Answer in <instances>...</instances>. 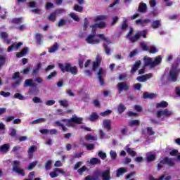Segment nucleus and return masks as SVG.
<instances>
[{
  "label": "nucleus",
  "instance_id": "obj_1",
  "mask_svg": "<svg viewBox=\"0 0 180 180\" xmlns=\"http://www.w3.org/2000/svg\"><path fill=\"white\" fill-rule=\"evenodd\" d=\"M58 67L61 71V72H68L72 75H77L78 74V67L76 65H72L70 63H66L64 64L58 63Z\"/></svg>",
  "mask_w": 180,
  "mask_h": 180
},
{
  "label": "nucleus",
  "instance_id": "obj_2",
  "mask_svg": "<svg viewBox=\"0 0 180 180\" xmlns=\"http://www.w3.org/2000/svg\"><path fill=\"white\" fill-rule=\"evenodd\" d=\"M82 117H78L77 115H72L70 119H65L63 122H66V126L68 127L74 126V124H82Z\"/></svg>",
  "mask_w": 180,
  "mask_h": 180
},
{
  "label": "nucleus",
  "instance_id": "obj_3",
  "mask_svg": "<svg viewBox=\"0 0 180 180\" xmlns=\"http://www.w3.org/2000/svg\"><path fill=\"white\" fill-rule=\"evenodd\" d=\"M178 67H179V63H176L175 65H173L169 72L170 79L171 81H172V82H176L178 79V75H179V71L176 70V68H178Z\"/></svg>",
  "mask_w": 180,
  "mask_h": 180
},
{
  "label": "nucleus",
  "instance_id": "obj_4",
  "mask_svg": "<svg viewBox=\"0 0 180 180\" xmlns=\"http://www.w3.org/2000/svg\"><path fill=\"white\" fill-rule=\"evenodd\" d=\"M13 165V171L14 172H16L19 175H21V176H25V169L18 168L19 165H20V162L19 160H14L12 163Z\"/></svg>",
  "mask_w": 180,
  "mask_h": 180
},
{
  "label": "nucleus",
  "instance_id": "obj_5",
  "mask_svg": "<svg viewBox=\"0 0 180 180\" xmlns=\"http://www.w3.org/2000/svg\"><path fill=\"white\" fill-rule=\"evenodd\" d=\"M95 175H99L103 178V180H110L112 178L110 177V169H108L103 172H101L99 170H96L94 172Z\"/></svg>",
  "mask_w": 180,
  "mask_h": 180
},
{
  "label": "nucleus",
  "instance_id": "obj_6",
  "mask_svg": "<svg viewBox=\"0 0 180 180\" xmlns=\"http://www.w3.org/2000/svg\"><path fill=\"white\" fill-rule=\"evenodd\" d=\"M12 79L15 81L14 83H12V86H19V85L22 84V77H20V73L19 72H15L13 74Z\"/></svg>",
  "mask_w": 180,
  "mask_h": 180
},
{
  "label": "nucleus",
  "instance_id": "obj_7",
  "mask_svg": "<svg viewBox=\"0 0 180 180\" xmlns=\"http://www.w3.org/2000/svg\"><path fill=\"white\" fill-rule=\"evenodd\" d=\"M117 89L118 90V94H122L123 91L126 92L130 91V86L126 82H120L117 84Z\"/></svg>",
  "mask_w": 180,
  "mask_h": 180
},
{
  "label": "nucleus",
  "instance_id": "obj_8",
  "mask_svg": "<svg viewBox=\"0 0 180 180\" xmlns=\"http://www.w3.org/2000/svg\"><path fill=\"white\" fill-rule=\"evenodd\" d=\"M162 165H168L169 167H175V162L172 160V158L169 157H165L162 160L160 161Z\"/></svg>",
  "mask_w": 180,
  "mask_h": 180
},
{
  "label": "nucleus",
  "instance_id": "obj_9",
  "mask_svg": "<svg viewBox=\"0 0 180 180\" xmlns=\"http://www.w3.org/2000/svg\"><path fill=\"white\" fill-rule=\"evenodd\" d=\"M157 117L160 119L161 116H166V117H169V116H172V111H169L168 109H165V110H158L156 113Z\"/></svg>",
  "mask_w": 180,
  "mask_h": 180
},
{
  "label": "nucleus",
  "instance_id": "obj_10",
  "mask_svg": "<svg viewBox=\"0 0 180 180\" xmlns=\"http://www.w3.org/2000/svg\"><path fill=\"white\" fill-rule=\"evenodd\" d=\"M86 41L89 44H99V43H101V40L99 39H95V34H89L86 37Z\"/></svg>",
  "mask_w": 180,
  "mask_h": 180
},
{
  "label": "nucleus",
  "instance_id": "obj_11",
  "mask_svg": "<svg viewBox=\"0 0 180 180\" xmlns=\"http://www.w3.org/2000/svg\"><path fill=\"white\" fill-rule=\"evenodd\" d=\"M101 63H102V57L98 55L96 58V61L93 62L92 70L93 71H96V67H101Z\"/></svg>",
  "mask_w": 180,
  "mask_h": 180
},
{
  "label": "nucleus",
  "instance_id": "obj_12",
  "mask_svg": "<svg viewBox=\"0 0 180 180\" xmlns=\"http://www.w3.org/2000/svg\"><path fill=\"white\" fill-rule=\"evenodd\" d=\"M155 158H157V154H153L151 153H146V160L147 162H153V161H155Z\"/></svg>",
  "mask_w": 180,
  "mask_h": 180
},
{
  "label": "nucleus",
  "instance_id": "obj_13",
  "mask_svg": "<svg viewBox=\"0 0 180 180\" xmlns=\"http://www.w3.org/2000/svg\"><path fill=\"white\" fill-rule=\"evenodd\" d=\"M35 151H37V147L34 145L31 146L30 148H28L27 153L29 160H32V158H33V154H34Z\"/></svg>",
  "mask_w": 180,
  "mask_h": 180
},
{
  "label": "nucleus",
  "instance_id": "obj_14",
  "mask_svg": "<svg viewBox=\"0 0 180 180\" xmlns=\"http://www.w3.org/2000/svg\"><path fill=\"white\" fill-rule=\"evenodd\" d=\"M98 79L102 86L105 85V80H103V69L100 68L98 72Z\"/></svg>",
  "mask_w": 180,
  "mask_h": 180
},
{
  "label": "nucleus",
  "instance_id": "obj_15",
  "mask_svg": "<svg viewBox=\"0 0 180 180\" xmlns=\"http://www.w3.org/2000/svg\"><path fill=\"white\" fill-rule=\"evenodd\" d=\"M103 124L104 129H106L108 131L112 130V121L110 120H104Z\"/></svg>",
  "mask_w": 180,
  "mask_h": 180
},
{
  "label": "nucleus",
  "instance_id": "obj_16",
  "mask_svg": "<svg viewBox=\"0 0 180 180\" xmlns=\"http://www.w3.org/2000/svg\"><path fill=\"white\" fill-rule=\"evenodd\" d=\"M138 12L140 13H146V12H147V4L144 2H141L138 7Z\"/></svg>",
  "mask_w": 180,
  "mask_h": 180
},
{
  "label": "nucleus",
  "instance_id": "obj_17",
  "mask_svg": "<svg viewBox=\"0 0 180 180\" xmlns=\"http://www.w3.org/2000/svg\"><path fill=\"white\" fill-rule=\"evenodd\" d=\"M22 44H23L22 42H19L18 44L13 43L11 46H8L7 49L8 53H11L13 50H18Z\"/></svg>",
  "mask_w": 180,
  "mask_h": 180
},
{
  "label": "nucleus",
  "instance_id": "obj_18",
  "mask_svg": "<svg viewBox=\"0 0 180 180\" xmlns=\"http://www.w3.org/2000/svg\"><path fill=\"white\" fill-rule=\"evenodd\" d=\"M0 37L5 41L7 44H11V39H8L9 37V35L8 33L5 32H1L0 33Z\"/></svg>",
  "mask_w": 180,
  "mask_h": 180
},
{
  "label": "nucleus",
  "instance_id": "obj_19",
  "mask_svg": "<svg viewBox=\"0 0 180 180\" xmlns=\"http://www.w3.org/2000/svg\"><path fill=\"white\" fill-rule=\"evenodd\" d=\"M11 148V146L9 143H5L0 146V153H3V154H6L9 151Z\"/></svg>",
  "mask_w": 180,
  "mask_h": 180
},
{
  "label": "nucleus",
  "instance_id": "obj_20",
  "mask_svg": "<svg viewBox=\"0 0 180 180\" xmlns=\"http://www.w3.org/2000/svg\"><path fill=\"white\" fill-rule=\"evenodd\" d=\"M143 61L145 62L144 63V66L145 67H151V68H153V58H150V57H146L145 56L143 58Z\"/></svg>",
  "mask_w": 180,
  "mask_h": 180
},
{
  "label": "nucleus",
  "instance_id": "obj_21",
  "mask_svg": "<svg viewBox=\"0 0 180 180\" xmlns=\"http://www.w3.org/2000/svg\"><path fill=\"white\" fill-rule=\"evenodd\" d=\"M143 98V99H154V98H157V94L154 93L144 92Z\"/></svg>",
  "mask_w": 180,
  "mask_h": 180
},
{
  "label": "nucleus",
  "instance_id": "obj_22",
  "mask_svg": "<svg viewBox=\"0 0 180 180\" xmlns=\"http://www.w3.org/2000/svg\"><path fill=\"white\" fill-rule=\"evenodd\" d=\"M141 65V60H137L135 62L134 65L132 66L131 69V74H134L137 70H139V68Z\"/></svg>",
  "mask_w": 180,
  "mask_h": 180
},
{
  "label": "nucleus",
  "instance_id": "obj_23",
  "mask_svg": "<svg viewBox=\"0 0 180 180\" xmlns=\"http://www.w3.org/2000/svg\"><path fill=\"white\" fill-rule=\"evenodd\" d=\"M141 36V34H140L139 32H137L134 36L129 37V40L131 41V43H136V41L140 40Z\"/></svg>",
  "mask_w": 180,
  "mask_h": 180
},
{
  "label": "nucleus",
  "instance_id": "obj_24",
  "mask_svg": "<svg viewBox=\"0 0 180 180\" xmlns=\"http://www.w3.org/2000/svg\"><path fill=\"white\" fill-rule=\"evenodd\" d=\"M96 37H98L101 40H103V41H105L107 44H110L112 43L109 37H105V34H98L96 35Z\"/></svg>",
  "mask_w": 180,
  "mask_h": 180
},
{
  "label": "nucleus",
  "instance_id": "obj_25",
  "mask_svg": "<svg viewBox=\"0 0 180 180\" xmlns=\"http://www.w3.org/2000/svg\"><path fill=\"white\" fill-rule=\"evenodd\" d=\"M98 119H99V115L96 112H91V114L89 117V120L90 122H96Z\"/></svg>",
  "mask_w": 180,
  "mask_h": 180
},
{
  "label": "nucleus",
  "instance_id": "obj_26",
  "mask_svg": "<svg viewBox=\"0 0 180 180\" xmlns=\"http://www.w3.org/2000/svg\"><path fill=\"white\" fill-rule=\"evenodd\" d=\"M161 61H162V58L160 56H157L155 60L153 61L152 63V68H154V67H157V65L161 64Z\"/></svg>",
  "mask_w": 180,
  "mask_h": 180
},
{
  "label": "nucleus",
  "instance_id": "obj_27",
  "mask_svg": "<svg viewBox=\"0 0 180 180\" xmlns=\"http://www.w3.org/2000/svg\"><path fill=\"white\" fill-rule=\"evenodd\" d=\"M151 27L152 29H158L161 27V20H156L153 21Z\"/></svg>",
  "mask_w": 180,
  "mask_h": 180
},
{
  "label": "nucleus",
  "instance_id": "obj_28",
  "mask_svg": "<svg viewBox=\"0 0 180 180\" xmlns=\"http://www.w3.org/2000/svg\"><path fill=\"white\" fill-rule=\"evenodd\" d=\"M35 40L37 44L40 46L41 44V41H43V35L40 33H37L35 35Z\"/></svg>",
  "mask_w": 180,
  "mask_h": 180
},
{
  "label": "nucleus",
  "instance_id": "obj_29",
  "mask_svg": "<svg viewBox=\"0 0 180 180\" xmlns=\"http://www.w3.org/2000/svg\"><path fill=\"white\" fill-rule=\"evenodd\" d=\"M24 86H36V84H34L32 79H27L25 81Z\"/></svg>",
  "mask_w": 180,
  "mask_h": 180
},
{
  "label": "nucleus",
  "instance_id": "obj_30",
  "mask_svg": "<svg viewBox=\"0 0 180 180\" xmlns=\"http://www.w3.org/2000/svg\"><path fill=\"white\" fill-rule=\"evenodd\" d=\"M58 103L60 105V106H63V108H68V106H70V103L67 99L59 100Z\"/></svg>",
  "mask_w": 180,
  "mask_h": 180
},
{
  "label": "nucleus",
  "instance_id": "obj_31",
  "mask_svg": "<svg viewBox=\"0 0 180 180\" xmlns=\"http://www.w3.org/2000/svg\"><path fill=\"white\" fill-rule=\"evenodd\" d=\"M11 23L14 25H21V23H23V18H13V20H11Z\"/></svg>",
  "mask_w": 180,
  "mask_h": 180
},
{
  "label": "nucleus",
  "instance_id": "obj_32",
  "mask_svg": "<svg viewBox=\"0 0 180 180\" xmlns=\"http://www.w3.org/2000/svg\"><path fill=\"white\" fill-rule=\"evenodd\" d=\"M57 75H58V73L57 71L54 70L46 77V81H50L51 79H53V78H56Z\"/></svg>",
  "mask_w": 180,
  "mask_h": 180
},
{
  "label": "nucleus",
  "instance_id": "obj_33",
  "mask_svg": "<svg viewBox=\"0 0 180 180\" xmlns=\"http://www.w3.org/2000/svg\"><path fill=\"white\" fill-rule=\"evenodd\" d=\"M58 50V43L55 42L52 46L49 49V53H56Z\"/></svg>",
  "mask_w": 180,
  "mask_h": 180
},
{
  "label": "nucleus",
  "instance_id": "obj_34",
  "mask_svg": "<svg viewBox=\"0 0 180 180\" xmlns=\"http://www.w3.org/2000/svg\"><path fill=\"white\" fill-rule=\"evenodd\" d=\"M57 172L62 173L63 170L61 169H56L55 171L50 173L51 178H57V176H58Z\"/></svg>",
  "mask_w": 180,
  "mask_h": 180
},
{
  "label": "nucleus",
  "instance_id": "obj_35",
  "mask_svg": "<svg viewBox=\"0 0 180 180\" xmlns=\"http://www.w3.org/2000/svg\"><path fill=\"white\" fill-rule=\"evenodd\" d=\"M125 172H127L126 169H124V167L119 168L117 170V174H116L117 178H120V176L125 174Z\"/></svg>",
  "mask_w": 180,
  "mask_h": 180
},
{
  "label": "nucleus",
  "instance_id": "obj_36",
  "mask_svg": "<svg viewBox=\"0 0 180 180\" xmlns=\"http://www.w3.org/2000/svg\"><path fill=\"white\" fill-rule=\"evenodd\" d=\"M168 106V103L167 101H161L160 103H158L156 104L157 109H160V108H167Z\"/></svg>",
  "mask_w": 180,
  "mask_h": 180
},
{
  "label": "nucleus",
  "instance_id": "obj_37",
  "mask_svg": "<svg viewBox=\"0 0 180 180\" xmlns=\"http://www.w3.org/2000/svg\"><path fill=\"white\" fill-rule=\"evenodd\" d=\"M98 164H101L100 159H98L97 158H92L90 160V165H98Z\"/></svg>",
  "mask_w": 180,
  "mask_h": 180
},
{
  "label": "nucleus",
  "instance_id": "obj_38",
  "mask_svg": "<svg viewBox=\"0 0 180 180\" xmlns=\"http://www.w3.org/2000/svg\"><path fill=\"white\" fill-rule=\"evenodd\" d=\"M124 110H126V106H124L123 105V103H120L117 106V112L120 115H122V113H123V112H124Z\"/></svg>",
  "mask_w": 180,
  "mask_h": 180
},
{
  "label": "nucleus",
  "instance_id": "obj_39",
  "mask_svg": "<svg viewBox=\"0 0 180 180\" xmlns=\"http://www.w3.org/2000/svg\"><path fill=\"white\" fill-rule=\"evenodd\" d=\"M108 19V16L101 15H96L94 18V22H99V20H106Z\"/></svg>",
  "mask_w": 180,
  "mask_h": 180
},
{
  "label": "nucleus",
  "instance_id": "obj_40",
  "mask_svg": "<svg viewBox=\"0 0 180 180\" xmlns=\"http://www.w3.org/2000/svg\"><path fill=\"white\" fill-rule=\"evenodd\" d=\"M6 63V58L2 55H0V70L3 68Z\"/></svg>",
  "mask_w": 180,
  "mask_h": 180
},
{
  "label": "nucleus",
  "instance_id": "obj_41",
  "mask_svg": "<svg viewBox=\"0 0 180 180\" xmlns=\"http://www.w3.org/2000/svg\"><path fill=\"white\" fill-rule=\"evenodd\" d=\"M32 70H33V65H29L25 69L23 70L22 74H24L25 75H29V74H30V71H32Z\"/></svg>",
  "mask_w": 180,
  "mask_h": 180
},
{
  "label": "nucleus",
  "instance_id": "obj_42",
  "mask_svg": "<svg viewBox=\"0 0 180 180\" xmlns=\"http://www.w3.org/2000/svg\"><path fill=\"white\" fill-rule=\"evenodd\" d=\"M56 124L58 126V127H61L63 131H67L68 130V128L65 127L63 124L60 122V121H56Z\"/></svg>",
  "mask_w": 180,
  "mask_h": 180
},
{
  "label": "nucleus",
  "instance_id": "obj_43",
  "mask_svg": "<svg viewBox=\"0 0 180 180\" xmlns=\"http://www.w3.org/2000/svg\"><path fill=\"white\" fill-rule=\"evenodd\" d=\"M85 140L86 141H91V140L92 141H95V140H96V139H95V136H93L92 134H87L86 136H85Z\"/></svg>",
  "mask_w": 180,
  "mask_h": 180
},
{
  "label": "nucleus",
  "instance_id": "obj_44",
  "mask_svg": "<svg viewBox=\"0 0 180 180\" xmlns=\"http://www.w3.org/2000/svg\"><path fill=\"white\" fill-rule=\"evenodd\" d=\"M94 26H97L98 29H105L106 27V22L101 21L99 23H96Z\"/></svg>",
  "mask_w": 180,
  "mask_h": 180
},
{
  "label": "nucleus",
  "instance_id": "obj_45",
  "mask_svg": "<svg viewBox=\"0 0 180 180\" xmlns=\"http://www.w3.org/2000/svg\"><path fill=\"white\" fill-rule=\"evenodd\" d=\"M103 47L105 53L107 54V56H110V48H109L108 44H103Z\"/></svg>",
  "mask_w": 180,
  "mask_h": 180
},
{
  "label": "nucleus",
  "instance_id": "obj_46",
  "mask_svg": "<svg viewBox=\"0 0 180 180\" xmlns=\"http://www.w3.org/2000/svg\"><path fill=\"white\" fill-rule=\"evenodd\" d=\"M127 153L129 154V155H131V157H136V151L132 150L130 148H127L126 149Z\"/></svg>",
  "mask_w": 180,
  "mask_h": 180
},
{
  "label": "nucleus",
  "instance_id": "obj_47",
  "mask_svg": "<svg viewBox=\"0 0 180 180\" xmlns=\"http://www.w3.org/2000/svg\"><path fill=\"white\" fill-rule=\"evenodd\" d=\"M85 147L89 151H92V150H95V145L94 143H86Z\"/></svg>",
  "mask_w": 180,
  "mask_h": 180
},
{
  "label": "nucleus",
  "instance_id": "obj_48",
  "mask_svg": "<svg viewBox=\"0 0 180 180\" xmlns=\"http://www.w3.org/2000/svg\"><path fill=\"white\" fill-rule=\"evenodd\" d=\"M74 11H75L76 12H82V11H84V7L83 6H81L78 4H75L74 6V8H73Z\"/></svg>",
  "mask_w": 180,
  "mask_h": 180
},
{
  "label": "nucleus",
  "instance_id": "obj_49",
  "mask_svg": "<svg viewBox=\"0 0 180 180\" xmlns=\"http://www.w3.org/2000/svg\"><path fill=\"white\" fill-rule=\"evenodd\" d=\"M56 12L51 13L49 16L48 17L49 20L51 22H56Z\"/></svg>",
  "mask_w": 180,
  "mask_h": 180
},
{
  "label": "nucleus",
  "instance_id": "obj_50",
  "mask_svg": "<svg viewBox=\"0 0 180 180\" xmlns=\"http://www.w3.org/2000/svg\"><path fill=\"white\" fill-rule=\"evenodd\" d=\"M111 114H112V110H107L104 112H101L100 113V116L105 117V116H109V115H111Z\"/></svg>",
  "mask_w": 180,
  "mask_h": 180
},
{
  "label": "nucleus",
  "instance_id": "obj_51",
  "mask_svg": "<svg viewBox=\"0 0 180 180\" xmlns=\"http://www.w3.org/2000/svg\"><path fill=\"white\" fill-rule=\"evenodd\" d=\"M87 168L86 167V166H82L81 168L77 169V172L78 174H79V175H84V173L85 172V171H86Z\"/></svg>",
  "mask_w": 180,
  "mask_h": 180
},
{
  "label": "nucleus",
  "instance_id": "obj_52",
  "mask_svg": "<svg viewBox=\"0 0 180 180\" xmlns=\"http://www.w3.org/2000/svg\"><path fill=\"white\" fill-rule=\"evenodd\" d=\"M44 122H46V119L39 118V119H37V120L32 121V124H37V123H43Z\"/></svg>",
  "mask_w": 180,
  "mask_h": 180
},
{
  "label": "nucleus",
  "instance_id": "obj_53",
  "mask_svg": "<svg viewBox=\"0 0 180 180\" xmlns=\"http://www.w3.org/2000/svg\"><path fill=\"white\" fill-rule=\"evenodd\" d=\"M129 126H139L140 124V122H139V120H132L129 122Z\"/></svg>",
  "mask_w": 180,
  "mask_h": 180
},
{
  "label": "nucleus",
  "instance_id": "obj_54",
  "mask_svg": "<svg viewBox=\"0 0 180 180\" xmlns=\"http://www.w3.org/2000/svg\"><path fill=\"white\" fill-rule=\"evenodd\" d=\"M110 155L111 160H116V158H117V153H116V151L115 150H110Z\"/></svg>",
  "mask_w": 180,
  "mask_h": 180
},
{
  "label": "nucleus",
  "instance_id": "obj_55",
  "mask_svg": "<svg viewBox=\"0 0 180 180\" xmlns=\"http://www.w3.org/2000/svg\"><path fill=\"white\" fill-rule=\"evenodd\" d=\"M14 98H15V99H19L20 101H24L25 99V96L20 94V93H16L14 94Z\"/></svg>",
  "mask_w": 180,
  "mask_h": 180
},
{
  "label": "nucleus",
  "instance_id": "obj_56",
  "mask_svg": "<svg viewBox=\"0 0 180 180\" xmlns=\"http://www.w3.org/2000/svg\"><path fill=\"white\" fill-rule=\"evenodd\" d=\"M129 27V25L127 24V20H124L122 24L121 30H126Z\"/></svg>",
  "mask_w": 180,
  "mask_h": 180
},
{
  "label": "nucleus",
  "instance_id": "obj_57",
  "mask_svg": "<svg viewBox=\"0 0 180 180\" xmlns=\"http://www.w3.org/2000/svg\"><path fill=\"white\" fill-rule=\"evenodd\" d=\"M36 165H37V162H32L29 164L27 169L29 171H30V170L33 169V168H34L36 167Z\"/></svg>",
  "mask_w": 180,
  "mask_h": 180
},
{
  "label": "nucleus",
  "instance_id": "obj_58",
  "mask_svg": "<svg viewBox=\"0 0 180 180\" xmlns=\"http://www.w3.org/2000/svg\"><path fill=\"white\" fill-rule=\"evenodd\" d=\"M146 130L148 136H154V134H155V132L153 130L152 127H147Z\"/></svg>",
  "mask_w": 180,
  "mask_h": 180
},
{
  "label": "nucleus",
  "instance_id": "obj_59",
  "mask_svg": "<svg viewBox=\"0 0 180 180\" xmlns=\"http://www.w3.org/2000/svg\"><path fill=\"white\" fill-rule=\"evenodd\" d=\"M66 24H67V20L64 19H60L58 23V27H61L62 26H65Z\"/></svg>",
  "mask_w": 180,
  "mask_h": 180
},
{
  "label": "nucleus",
  "instance_id": "obj_60",
  "mask_svg": "<svg viewBox=\"0 0 180 180\" xmlns=\"http://www.w3.org/2000/svg\"><path fill=\"white\" fill-rule=\"evenodd\" d=\"M45 169L49 171L51 169V160H49L45 164Z\"/></svg>",
  "mask_w": 180,
  "mask_h": 180
},
{
  "label": "nucleus",
  "instance_id": "obj_61",
  "mask_svg": "<svg viewBox=\"0 0 180 180\" xmlns=\"http://www.w3.org/2000/svg\"><path fill=\"white\" fill-rule=\"evenodd\" d=\"M158 52V49H157V48L154 46H152L150 47V51L149 53H150V54H155V53Z\"/></svg>",
  "mask_w": 180,
  "mask_h": 180
},
{
  "label": "nucleus",
  "instance_id": "obj_62",
  "mask_svg": "<svg viewBox=\"0 0 180 180\" xmlns=\"http://www.w3.org/2000/svg\"><path fill=\"white\" fill-rule=\"evenodd\" d=\"M136 79L139 82H146V81H147L146 79V76L144 75L136 77Z\"/></svg>",
  "mask_w": 180,
  "mask_h": 180
},
{
  "label": "nucleus",
  "instance_id": "obj_63",
  "mask_svg": "<svg viewBox=\"0 0 180 180\" xmlns=\"http://www.w3.org/2000/svg\"><path fill=\"white\" fill-rule=\"evenodd\" d=\"M98 155L101 160H105L106 158V154L102 151H99Z\"/></svg>",
  "mask_w": 180,
  "mask_h": 180
},
{
  "label": "nucleus",
  "instance_id": "obj_64",
  "mask_svg": "<svg viewBox=\"0 0 180 180\" xmlns=\"http://www.w3.org/2000/svg\"><path fill=\"white\" fill-rule=\"evenodd\" d=\"M165 179V175H162L159 179H155L154 176H150L149 180H164Z\"/></svg>",
  "mask_w": 180,
  "mask_h": 180
}]
</instances>
